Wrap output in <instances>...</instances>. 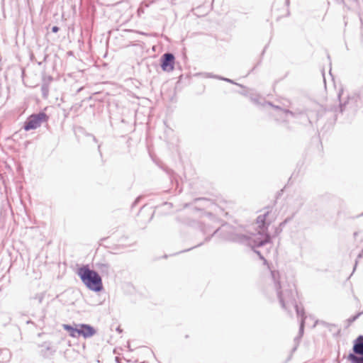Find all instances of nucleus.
<instances>
[{
  "instance_id": "39448f33",
  "label": "nucleus",
  "mask_w": 363,
  "mask_h": 363,
  "mask_svg": "<svg viewBox=\"0 0 363 363\" xmlns=\"http://www.w3.org/2000/svg\"><path fill=\"white\" fill-rule=\"evenodd\" d=\"M95 334L94 328L89 325H80L79 327V336L82 335L84 338L90 337Z\"/></svg>"
},
{
  "instance_id": "20e7f679",
  "label": "nucleus",
  "mask_w": 363,
  "mask_h": 363,
  "mask_svg": "<svg viewBox=\"0 0 363 363\" xmlns=\"http://www.w3.org/2000/svg\"><path fill=\"white\" fill-rule=\"evenodd\" d=\"M175 57L171 53H165L161 58V67L164 72H172L174 69Z\"/></svg>"
},
{
  "instance_id": "f03ea898",
  "label": "nucleus",
  "mask_w": 363,
  "mask_h": 363,
  "mask_svg": "<svg viewBox=\"0 0 363 363\" xmlns=\"http://www.w3.org/2000/svg\"><path fill=\"white\" fill-rule=\"evenodd\" d=\"M269 212H267L264 214L259 215L255 222L259 230V238L255 240V245L257 247L263 245L264 244L269 242L270 237L267 233V226L266 225L267 217L269 216Z\"/></svg>"
},
{
  "instance_id": "9d476101",
  "label": "nucleus",
  "mask_w": 363,
  "mask_h": 363,
  "mask_svg": "<svg viewBox=\"0 0 363 363\" xmlns=\"http://www.w3.org/2000/svg\"><path fill=\"white\" fill-rule=\"evenodd\" d=\"M58 30H59V28H58V27H57V26H54V27L52 28V32H54V33L57 32V31H58Z\"/></svg>"
},
{
  "instance_id": "0eeeda50",
  "label": "nucleus",
  "mask_w": 363,
  "mask_h": 363,
  "mask_svg": "<svg viewBox=\"0 0 363 363\" xmlns=\"http://www.w3.org/2000/svg\"><path fill=\"white\" fill-rule=\"evenodd\" d=\"M63 328L69 332L71 337H77L79 336V328H74L69 325L65 324L63 325Z\"/></svg>"
},
{
  "instance_id": "423d86ee",
  "label": "nucleus",
  "mask_w": 363,
  "mask_h": 363,
  "mask_svg": "<svg viewBox=\"0 0 363 363\" xmlns=\"http://www.w3.org/2000/svg\"><path fill=\"white\" fill-rule=\"evenodd\" d=\"M353 351L355 354L363 356V335L359 336L354 340Z\"/></svg>"
},
{
  "instance_id": "6e6552de",
  "label": "nucleus",
  "mask_w": 363,
  "mask_h": 363,
  "mask_svg": "<svg viewBox=\"0 0 363 363\" xmlns=\"http://www.w3.org/2000/svg\"><path fill=\"white\" fill-rule=\"evenodd\" d=\"M348 359L351 361L352 363H363V356L357 357L354 354H350L348 356Z\"/></svg>"
},
{
  "instance_id": "f257e3e1",
  "label": "nucleus",
  "mask_w": 363,
  "mask_h": 363,
  "mask_svg": "<svg viewBox=\"0 0 363 363\" xmlns=\"http://www.w3.org/2000/svg\"><path fill=\"white\" fill-rule=\"evenodd\" d=\"M77 274L82 282L90 290L96 292L102 290L103 284L101 277L96 272L90 269L88 266L79 268Z\"/></svg>"
},
{
  "instance_id": "7ed1b4c3",
  "label": "nucleus",
  "mask_w": 363,
  "mask_h": 363,
  "mask_svg": "<svg viewBox=\"0 0 363 363\" xmlns=\"http://www.w3.org/2000/svg\"><path fill=\"white\" fill-rule=\"evenodd\" d=\"M48 116L43 112L38 114L30 115L24 123L23 128L25 130H34L40 126L42 123L47 122Z\"/></svg>"
},
{
  "instance_id": "1a4fd4ad",
  "label": "nucleus",
  "mask_w": 363,
  "mask_h": 363,
  "mask_svg": "<svg viewBox=\"0 0 363 363\" xmlns=\"http://www.w3.org/2000/svg\"><path fill=\"white\" fill-rule=\"evenodd\" d=\"M260 257H261L262 259H263L264 264L267 266V268H269V266H268V264L267 263V260L262 256H261V255H260Z\"/></svg>"
}]
</instances>
